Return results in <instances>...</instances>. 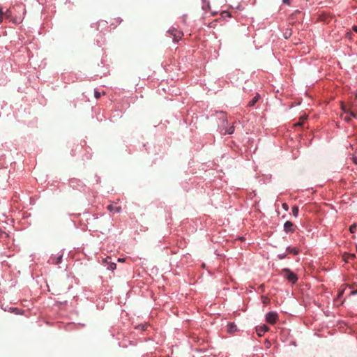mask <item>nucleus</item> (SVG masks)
<instances>
[{
  "label": "nucleus",
  "instance_id": "1",
  "mask_svg": "<svg viewBox=\"0 0 357 357\" xmlns=\"http://www.w3.org/2000/svg\"><path fill=\"white\" fill-rule=\"evenodd\" d=\"M281 275L287 280H288L289 282H291L292 284H294L298 280V278L295 273H294L292 271H291L288 268H284L281 271Z\"/></svg>",
  "mask_w": 357,
  "mask_h": 357
},
{
  "label": "nucleus",
  "instance_id": "2",
  "mask_svg": "<svg viewBox=\"0 0 357 357\" xmlns=\"http://www.w3.org/2000/svg\"><path fill=\"white\" fill-rule=\"evenodd\" d=\"M266 320L271 324H274L278 320V314L275 312H270L266 315Z\"/></svg>",
  "mask_w": 357,
  "mask_h": 357
},
{
  "label": "nucleus",
  "instance_id": "3",
  "mask_svg": "<svg viewBox=\"0 0 357 357\" xmlns=\"http://www.w3.org/2000/svg\"><path fill=\"white\" fill-rule=\"evenodd\" d=\"M169 32L173 36V40L176 42L178 41L182 38L183 33L181 31L172 29L170 30Z\"/></svg>",
  "mask_w": 357,
  "mask_h": 357
},
{
  "label": "nucleus",
  "instance_id": "4",
  "mask_svg": "<svg viewBox=\"0 0 357 357\" xmlns=\"http://www.w3.org/2000/svg\"><path fill=\"white\" fill-rule=\"evenodd\" d=\"M284 230L286 232H294V225L290 221H287L284 225Z\"/></svg>",
  "mask_w": 357,
  "mask_h": 357
},
{
  "label": "nucleus",
  "instance_id": "5",
  "mask_svg": "<svg viewBox=\"0 0 357 357\" xmlns=\"http://www.w3.org/2000/svg\"><path fill=\"white\" fill-rule=\"evenodd\" d=\"M268 327L266 325L262 326H259L256 328V331L257 333L258 336L261 337L264 334L268 331Z\"/></svg>",
  "mask_w": 357,
  "mask_h": 357
},
{
  "label": "nucleus",
  "instance_id": "6",
  "mask_svg": "<svg viewBox=\"0 0 357 357\" xmlns=\"http://www.w3.org/2000/svg\"><path fill=\"white\" fill-rule=\"evenodd\" d=\"M107 208L110 211L113 213H119L121 211V206H114L112 204H109L107 206Z\"/></svg>",
  "mask_w": 357,
  "mask_h": 357
},
{
  "label": "nucleus",
  "instance_id": "7",
  "mask_svg": "<svg viewBox=\"0 0 357 357\" xmlns=\"http://www.w3.org/2000/svg\"><path fill=\"white\" fill-rule=\"evenodd\" d=\"M287 251L288 252V253L293 254L294 255H296L299 253V250L295 247H288L287 248Z\"/></svg>",
  "mask_w": 357,
  "mask_h": 357
},
{
  "label": "nucleus",
  "instance_id": "8",
  "mask_svg": "<svg viewBox=\"0 0 357 357\" xmlns=\"http://www.w3.org/2000/svg\"><path fill=\"white\" fill-rule=\"evenodd\" d=\"M237 328L236 326L234 324H229L227 326V332L229 333H234L235 331H236Z\"/></svg>",
  "mask_w": 357,
  "mask_h": 357
},
{
  "label": "nucleus",
  "instance_id": "9",
  "mask_svg": "<svg viewBox=\"0 0 357 357\" xmlns=\"http://www.w3.org/2000/svg\"><path fill=\"white\" fill-rule=\"evenodd\" d=\"M62 257L63 255L61 254V255H59L57 257H53L52 258V263L55 264H59L61 262V259H62Z\"/></svg>",
  "mask_w": 357,
  "mask_h": 357
},
{
  "label": "nucleus",
  "instance_id": "10",
  "mask_svg": "<svg viewBox=\"0 0 357 357\" xmlns=\"http://www.w3.org/2000/svg\"><path fill=\"white\" fill-rule=\"evenodd\" d=\"M259 96L257 95L255 96L251 101L248 103V106L253 107L256 102L259 100Z\"/></svg>",
  "mask_w": 357,
  "mask_h": 357
},
{
  "label": "nucleus",
  "instance_id": "11",
  "mask_svg": "<svg viewBox=\"0 0 357 357\" xmlns=\"http://www.w3.org/2000/svg\"><path fill=\"white\" fill-rule=\"evenodd\" d=\"M344 260L347 262H349L350 260H352L355 258V255L354 254H348L347 255H344Z\"/></svg>",
  "mask_w": 357,
  "mask_h": 357
},
{
  "label": "nucleus",
  "instance_id": "12",
  "mask_svg": "<svg viewBox=\"0 0 357 357\" xmlns=\"http://www.w3.org/2000/svg\"><path fill=\"white\" fill-rule=\"evenodd\" d=\"M3 17L6 18H10L12 16V10L10 9H7L3 14Z\"/></svg>",
  "mask_w": 357,
  "mask_h": 357
},
{
  "label": "nucleus",
  "instance_id": "13",
  "mask_svg": "<svg viewBox=\"0 0 357 357\" xmlns=\"http://www.w3.org/2000/svg\"><path fill=\"white\" fill-rule=\"evenodd\" d=\"M307 119V116H306V115H304V116H301V118H300V121H299L298 123H296L295 124V126H301L303 125V121L305 119Z\"/></svg>",
  "mask_w": 357,
  "mask_h": 357
},
{
  "label": "nucleus",
  "instance_id": "14",
  "mask_svg": "<svg viewBox=\"0 0 357 357\" xmlns=\"http://www.w3.org/2000/svg\"><path fill=\"white\" fill-rule=\"evenodd\" d=\"M292 214L294 217H297L298 214V207L297 206H294L292 207Z\"/></svg>",
  "mask_w": 357,
  "mask_h": 357
},
{
  "label": "nucleus",
  "instance_id": "15",
  "mask_svg": "<svg viewBox=\"0 0 357 357\" xmlns=\"http://www.w3.org/2000/svg\"><path fill=\"white\" fill-rule=\"evenodd\" d=\"M234 131V126H231L229 128L225 130V132H222L223 135H226V134H232Z\"/></svg>",
  "mask_w": 357,
  "mask_h": 357
},
{
  "label": "nucleus",
  "instance_id": "16",
  "mask_svg": "<svg viewBox=\"0 0 357 357\" xmlns=\"http://www.w3.org/2000/svg\"><path fill=\"white\" fill-rule=\"evenodd\" d=\"M352 160L353 162L357 165V148L356 149L354 153L352 154Z\"/></svg>",
  "mask_w": 357,
  "mask_h": 357
},
{
  "label": "nucleus",
  "instance_id": "17",
  "mask_svg": "<svg viewBox=\"0 0 357 357\" xmlns=\"http://www.w3.org/2000/svg\"><path fill=\"white\" fill-rule=\"evenodd\" d=\"M221 16H222V17H223V18H225V17H231V14H230V13H229V12L225 10V11H222V12L221 13Z\"/></svg>",
  "mask_w": 357,
  "mask_h": 357
},
{
  "label": "nucleus",
  "instance_id": "18",
  "mask_svg": "<svg viewBox=\"0 0 357 357\" xmlns=\"http://www.w3.org/2000/svg\"><path fill=\"white\" fill-rule=\"evenodd\" d=\"M356 229V224H353L349 227V231L351 233H354Z\"/></svg>",
  "mask_w": 357,
  "mask_h": 357
},
{
  "label": "nucleus",
  "instance_id": "19",
  "mask_svg": "<svg viewBox=\"0 0 357 357\" xmlns=\"http://www.w3.org/2000/svg\"><path fill=\"white\" fill-rule=\"evenodd\" d=\"M116 268V264L115 263H111L108 267L109 269L113 271Z\"/></svg>",
  "mask_w": 357,
  "mask_h": 357
},
{
  "label": "nucleus",
  "instance_id": "20",
  "mask_svg": "<svg viewBox=\"0 0 357 357\" xmlns=\"http://www.w3.org/2000/svg\"><path fill=\"white\" fill-rule=\"evenodd\" d=\"M94 95L96 99H99L101 96V93L97 91H95Z\"/></svg>",
  "mask_w": 357,
  "mask_h": 357
},
{
  "label": "nucleus",
  "instance_id": "21",
  "mask_svg": "<svg viewBox=\"0 0 357 357\" xmlns=\"http://www.w3.org/2000/svg\"><path fill=\"white\" fill-rule=\"evenodd\" d=\"M3 11L2 10V8H0V23H1L3 22Z\"/></svg>",
  "mask_w": 357,
  "mask_h": 357
},
{
  "label": "nucleus",
  "instance_id": "22",
  "mask_svg": "<svg viewBox=\"0 0 357 357\" xmlns=\"http://www.w3.org/2000/svg\"><path fill=\"white\" fill-rule=\"evenodd\" d=\"M262 298V302L265 304L268 303V298L266 296H262L261 297Z\"/></svg>",
  "mask_w": 357,
  "mask_h": 357
},
{
  "label": "nucleus",
  "instance_id": "23",
  "mask_svg": "<svg viewBox=\"0 0 357 357\" xmlns=\"http://www.w3.org/2000/svg\"><path fill=\"white\" fill-rule=\"evenodd\" d=\"M282 208H283L285 211H288V209H289L288 204H286V203H283V204H282Z\"/></svg>",
  "mask_w": 357,
  "mask_h": 357
},
{
  "label": "nucleus",
  "instance_id": "24",
  "mask_svg": "<svg viewBox=\"0 0 357 357\" xmlns=\"http://www.w3.org/2000/svg\"><path fill=\"white\" fill-rule=\"evenodd\" d=\"M290 1L291 0H283V3H286L287 5H289L290 4Z\"/></svg>",
  "mask_w": 357,
  "mask_h": 357
},
{
  "label": "nucleus",
  "instance_id": "25",
  "mask_svg": "<svg viewBox=\"0 0 357 357\" xmlns=\"http://www.w3.org/2000/svg\"><path fill=\"white\" fill-rule=\"evenodd\" d=\"M349 114H350L353 117H354V118H356V114L354 112L351 111V112H349Z\"/></svg>",
  "mask_w": 357,
  "mask_h": 357
},
{
  "label": "nucleus",
  "instance_id": "26",
  "mask_svg": "<svg viewBox=\"0 0 357 357\" xmlns=\"http://www.w3.org/2000/svg\"><path fill=\"white\" fill-rule=\"evenodd\" d=\"M343 293H344V290L340 291L338 292V297L342 296V294H343Z\"/></svg>",
  "mask_w": 357,
  "mask_h": 357
},
{
  "label": "nucleus",
  "instance_id": "27",
  "mask_svg": "<svg viewBox=\"0 0 357 357\" xmlns=\"http://www.w3.org/2000/svg\"><path fill=\"white\" fill-rule=\"evenodd\" d=\"M342 109L344 112H347V109H346V107H345L343 104H342Z\"/></svg>",
  "mask_w": 357,
  "mask_h": 357
},
{
  "label": "nucleus",
  "instance_id": "28",
  "mask_svg": "<svg viewBox=\"0 0 357 357\" xmlns=\"http://www.w3.org/2000/svg\"><path fill=\"white\" fill-rule=\"evenodd\" d=\"M352 29L356 33H357V26H354Z\"/></svg>",
  "mask_w": 357,
  "mask_h": 357
},
{
  "label": "nucleus",
  "instance_id": "29",
  "mask_svg": "<svg viewBox=\"0 0 357 357\" xmlns=\"http://www.w3.org/2000/svg\"><path fill=\"white\" fill-rule=\"evenodd\" d=\"M118 261H124V259H120V258H119V259H118Z\"/></svg>",
  "mask_w": 357,
  "mask_h": 357
},
{
  "label": "nucleus",
  "instance_id": "30",
  "mask_svg": "<svg viewBox=\"0 0 357 357\" xmlns=\"http://www.w3.org/2000/svg\"><path fill=\"white\" fill-rule=\"evenodd\" d=\"M345 120L348 121H349V120H350V118H349V117H346V118H345Z\"/></svg>",
  "mask_w": 357,
  "mask_h": 357
},
{
  "label": "nucleus",
  "instance_id": "31",
  "mask_svg": "<svg viewBox=\"0 0 357 357\" xmlns=\"http://www.w3.org/2000/svg\"><path fill=\"white\" fill-rule=\"evenodd\" d=\"M284 257V255H281V256H280V259H283Z\"/></svg>",
  "mask_w": 357,
  "mask_h": 357
},
{
  "label": "nucleus",
  "instance_id": "32",
  "mask_svg": "<svg viewBox=\"0 0 357 357\" xmlns=\"http://www.w3.org/2000/svg\"><path fill=\"white\" fill-rule=\"evenodd\" d=\"M284 257V255H281V256H280V259H283Z\"/></svg>",
  "mask_w": 357,
  "mask_h": 357
},
{
  "label": "nucleus",
  "instance_id": "33",
  "mask_svg": "<svg viewBox=\"0 0 357 357\" xmlns=\"http://www.w3.org/2000/svg\"><path fill=\"white\" fill-rule=\"evenodd\" d=\"M13 22H14V23H17V22L15 20H14Z\"/></svg>",
  "mask_w": 357,
  "mask_h": 357
}]
</instances>
